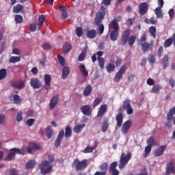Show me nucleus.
<instances>
[{
  "label": "nucleus",
  "instance_id": "obj_1",
  "mask_svg": "<svg viewBox=\"0 0 175 175\" xmlns=\"http://www.w3.org/2000/svg\"><path fill=\"white\" fill-rule=\"evenodd\" d=\"M106 16V8L101 5L98 12H96V16L94 18V24L98 27L97 31L99 35H103L105 32V25L102 24V21Z\"/></svg>",
  "mask_w": 175,
  "mask_h": 175
},
{
  "label": "nucleus",
  "instance_id": "obj_2",
  "mask_svg": "<svg viewBox=\"0 0 175 175\" xmlns=\"http://www.w3.org/2000/svg\"><path fill=\"white\" fill-rule=\"evenodd\" d=\"M116 121L117 122V126L121 128V132L123 135H126L132 126V120L129 119L124 122V115L122 113H118L116 116ZM122 122H124L122 124Z\"/></svg>",
  "mask_w": 175,
  "mask_h": 175
},
{
  "label": "nucleus",
  "instance_id": "obj_3",
  "mask_svg": "<svg viewBox=\"0 0 175 175\" xmlns=\"http://www.w3.org/2000/svg\"><path fill=\"white\" fill-rule=\"evenodd\" d=\"M129 35H131L129 29H126L123 32L120 40V44H121V46H125L129 43L130 47H133V44L136 42V36H129Z\"/></svg>",
  "mask_w": 175,
  "mask_h": 175
},
{
  "label": "nucleus",
  "instance_id": "obj_4",
  "mask_svg": "<svg viewBox=\"0 0 175 175\" xmlns=\"http://www.w3.org/2000/svg\"><path fill=\"white\" fill-rule=\"evenodd\" d=\"M70 135H72V129L70 128V126H67L66 127V131L64 130L60 131L55 142V148H58V147L61 146V142H62L64 136H65V137H70Z\"/></svg>",
  "mask_w": 175,
  "mask_h": 175
},
{
  "label": "nucleus",
  "instance_id": "obj_5",
  "mask_svg": "<svg viewBox=\"0 0 175 175\" xmlns=\"http://www.w3.org/2000/svg\"><path fill=\"white\" fill-rule=\"evenodd\" d=\"M88 166V160L83 159L80 161L79 159H74L72 167H75L77 172H80V170H84L85 167Z\"/></svg>",
  "mask_w": 175,
  "mask_h": 175
},
{
  "label": "nucleus",
  "instance_id": "obj_6",
  "mask_svg": "<svg viewBox=\"0 0 175 175\" xmlns=\"http://www.w3.org/2000/svg\"><path fill=\"white\" fill-rule=\"evenodd\" d=\"M38 167L42 175L49 174V173L53 172V165H50V163L47 160L42 161L38 165Z\"/></svg>",
  "mask_w": 175,
  "mask_h": 175
},
{
  "label": "nucleus",
  "instance_id": "obj_7",
  "mask_svg": "<svg viewBox=\"0 0 175 175\" xmlns=\"http://www.w3.org/2000/svg\"><path fill=\"white\" fill-rule=\"evenodd\" d=\"M147 41V35L146 33H143L140 37L139 43L141 44L142 51L143 53H146V51H150L152 50V44H149L146 42Z\"/></svg>",
  "mask_w": 175,
  "mask_h": 175
},
{
  "label": "nucleus",
  "instance_id": "obj_8",
  "mask_svg": "<svg viewBox=\"0 0 175 175\" xmlns=\"http://www.w3.org/2000/svg\"><path fill=\"white\" fill-rule=\"evenodd\" d=\"M132 158V154L129 152L127 154L125 155V153L122 152L120 158V164H119V169L122 170V169H125V166L128 165V162Z\"/></svg>",
  "mask_w": 175,
  "mask_h": 175
},
{
  "label": "nucleus",
  "instance_id": "obj_9",
  "mask_svg": "<svg viewBox=\"0 0 175 175\" xmlns=\"http://www.w3.org/2000/svg\"><path fill=\"white\" fill-rule=\"evenodd\" d=\"M125 110H126L127 114H132V113H133V109H132V106H131V101L129 100H126L123 102L118 111H125Z\"/></svg>",
  "mask_w": 175,
  "mask_h": 175
},
{
  "label": "nucleus",
  "instance_id": "obj_10",
  "mask_svg": "<svg viewBox=\"0 0 175 175\" xmlns=\"http://www.w3.org/2000/svg\"><path fill=\"white\" fill-rule=\"evenodd\" d=\"M125 70H126V66L122 65L119 70L116 72L113 81L115 83H120V80L122 79V76H124V73H125Z\"/></svg>",
  "mask_w": 175,
  "mask_h": 175
},
{
  "label": "nucleus",
  "instance_id": "obj_11",
  "mask_svg": "<svg viewBox=\"0 0 175 175\" xmlns=\"http://www.w3.org/2000/svg\"><path fill=\"white\" fill-rule=\"evenodd\" d=\"M175 114V107L171 108L167 114V122L165 123V128L170 129L172 128V120H173V116Z\"/></svg>",
  "mask_w": 175,
  "mask_h": 175
},
{
  "label": "nucleus",
  "instance_id": "obj_12",
  "mask_svg": "<svg viewBox=\"0 0 175 175\" xmlns=\"http://www.w3.org/2000/svg\"><path fill=\"white\" fill-rule=\"evenodd\" d=\"M118 163L117 161L112 162L109 168V172L111 175H120V171L117 170Z\"/></svg>",
  "mask_w": 175,
  "mask_h": 175
},
{
  "label": "nucleus",
  "instance_id": "obj_13",
  "mask_svg": "<svg viewBox=\"0 0 175 175\" xmlns=\"http://www.w3.org/2000/svg\"><path fill=\"white\" fill-rule=\"evenodd\" d=\"M10 84L11 87L16 88V90H23V88L25 87V85H24V81L22 80L10 81Z\"/></svg>",
  "mask_w": 175,
  "mask_h": 175
},
{
  "label": "nucleus",
  "instance_id": "obj_14",
  "mask_svg": "<svg viewBox=\"0 0 175 175\" xmlns=\"http://www.w3.org/2000/svg\"><path fill=\"white\" fill-rule=\"evenodd\" d=\"M175 174V166L173 161L168 163L165 167V175Z\"/></svg>",
  "mask_w": 175,
  "mask_h": 175
},
{
  "label": "nucleus",
  "instance_id": "obj_15",
  "mask_svg": "<svg viewBox=\"0 0 175 175\" xmlns=\"http://www.w3.org/2000/svg\"><path fill=\"white\" fill-rule=\"evenodd\" d=\"M30 85L34 90H39L42 87V82L38 78H31L30 79Z\"/></svg>",
  "mask_w": 175,
  "mask_h": 175
},
{
  "label": "nucleus",
  "instance_id": "obj_16",
  "mask_svg": "<svg viewBox=\"0 0 175 175\" xmlns=\"http://www.w3.org/2000/svg\"><path fill=\"white\" fill-rule=\"evenodd\" d=\"M44 84L43 85V88L49 91L50 88V85L51 84V75L49 74H45L44 76Z\"/></svg>",
  "mask_w": 175,
  "mask_h": 175
},
{
  "label": "nucleus",
  "instance_id": "obj_17",
  "mask_svg": "<svg viewBox=\"0 0 175 175\" xmlns=\"http://www.w3.org/2000/svg\"><path fill=\"white\" fill-rule=\"evenodd\" d=\"M148 12V3L144 2L139 5V13L141 16H144Z\"/></svg>",
  "mask_w": 175,
  "mask_h": 175
},
{
  "label": "nucleus",
  "instance_id": "obj_18",
  "mask_svg": "<svg viewBox=\"0 0 175 175\" xmlns=\"http://www.w3.org/2000/svg\"><path fill=\"white\" fill-rule=\"evenodd\" d=\"M59 100V96L58 94L55 95L51 100L49 106L51 110H54L55 106L58 104V101Z\"/></svg>",
  "mask_w": 175,
  "mask_h": 175
},
{
  "label": "nucleus",
  "instance_id": "obj_19",
  "mask_svg": "<svg viewBox=\"0 0 175 175\" xmlns=\"http://www.w3.org/2000/svg\"><path fill=\"white\" fill-rule=\"evenodd\" d=\"M97 60L98 61V66H100V69H104L105 68V59L101 57L103 55V52L98 51L97 52Z\"/></svg>",
  "mask_w": 175,
  "mask_h": 175
},
{
  "label": "nucleus",
  "instance_id": "obj_20",
  "mask_svg": "<svg viewBox=\"0 0 175 175\" xmlns=\"http://www.w3.org/2000/svg\"><path fill=\"white\" fill-rule=\"evenodd\" d=\"M167 148L166 145L161 146L154 150V157H162Z\"/></svg>",
  "mask_w": 175,
  "mask_h": 175
},
{
  "label": "nucleus",
  "instance_id": "obj_21",
  "mask_svg": "<svg viewBox=\"0 0 175 175\" xmlns=\"http://www.w3.org/2000/svg\"><path fill=\"white\" fill-rule=\"evenodd\" d=\"M109 28V29H113V31H120V26L118 25V21L117 18H114L110 22Z\"/></svg>",
  "mask_w": 175,
  "mask_h": 175
},
{
  "label": "nucleus",
  "instance_id": "obj_22",
  "mask_svg": "<svg viewBox=\"0 0 175 175\" xmlns=\"http://www.w3.org/2000/svg\"><path fill=\"white\" fill-rule=\"evenodd\" d=\"M106 111H107V105L104 104L100 107L97 113V117H103V116L106 114Z\"/></svg>",
  "mask_w": 175,
  "mask_h": 175
},
{
  "label": "nucleus",
  "instance_id": "obj_23",
  "mask_svg": "<svg viewBox=\"0 0 175 175\" xmlns=\"http://www.w3.org/2000/svg\"><path fill=\"white\" fill-rule=\"evenodd\" d=\"M70 73V68H69V67H64L62 70V79H63V80H65V79L68 78V76H69Z\"/></svg>",
  "mask_w": 175,
  "mask_h": 175
},
{
  "label": "nucleus",
  "instance_id": "obj_24",
  "mask_svg": "<svg viewBox=\"0 0 175 175\" xmlns=\"http://www.w3.org/2000/svg\"><path fill=\"white\" fill-rule=\"evenodd\" d=\"M35 166H36V161H35V159H31L26 163L25 168L27 170H29L31 169H33Z\"/></svg>",
  "mask_w": 175,
  "mask_h": 175
},
{
  "label": "nucleus",
  "instance_id": "obj_25",
  "mask_svg": "<svg viewBox=\"0 0 175 175\" xmlns=\"http://www.w3.org/2000/svg\"><path fill=\"white\" fill-rule=\"evenodd\" d=\"M29 146L31 147L33 150H37V151H42V150H43V147L42 146L35 142L29 143Z\"/></svg>",
  "mask_w": 175,
  "mask_h": 175
},
{
  "label": "nucleus",
  "instance_id": "obj_26",
  "mask_svg": "<svg viewBox=\"0 0 175 175\" xmlns=\"http://www.w3.org/2000/svg\"><path fill=\"white\" fill-rule=\"evenodd\" d=\"M10 151L13 152L16 154H18L19 155H25V150L23 148H12L10 149Z\"/></svg>",
  "mask_w": 175,
  "mask_h": 175
},
{
  "label": "nucleus",
  "instance_id": "obj_27",
  "mask_svg": "<svg viewBox=\"0 0 175 175\" xmlns=\"http://www.w3.org/2000/svg\"><path fill=\"white\" fill-rule=\"evenodd\" d=\"M16 159V153L10 151L7 155L6 157L4 158V161H8L10 162L11 161H14Z\"/></svg>",
  "mask_w": 175,
  "mask_h": 175
},
{
  "label": "nucleus",
  "instance_id": "obj_28",
  "mask_svg": "<svg viewBox=\"0 0 175 175\" xmlns=\"http://www.w3.org/2000/svg\"><path fill=\"white\" fill-rule=\"evenodd\" d=\"M90 109H91V107L90 105H84L81 107V110L83 114H84L85 116H90V114H91Z\"/></svg>",
  "mask_w": 175,
  "mask_h": 175
},
{
  "label": "nucleus",
  "instance_id": "obj_29",
  "mask_svg": "<svg viewBox=\"0 0 175 175\" xmlns=\"http://www.w3.org/2000/svg\"><path fill=\"white\" fill-rule=\"evenodd\" d=\"M109 118H107L106 119L104 120L103 124H102V131L103 132H107V129L109 128Z\"/></svg>",
  "mask_w": 175,
  "mask_h": 175
},
{
  "label": "nucleus",
  "instance_id": "obj_30",
  "mask_svg": "<svg viewBox=\"0 0 175 175\" xmlns=\"http://www.w3.org/2000/svg\"><path fill=\"white\" fill-rule=\"evenodd\" d=\"M118 31L117 30H113L112 31H111L110 33V39L111 40H113V42H116V40H117V39L118 38Z\"/></svg>",
  "mask_w": 175,
  "mask_h": 175
},
{
  "label": "nucleus",
  "instance_id": "obj_31",
  "mask_svg": "<svg viewBox=\"0 0 175 175\" xmlns=\"http://www.w3.org/2000/svg\"><path fill=\"white\" fill-rule=\"evenodd\" d=\"M79 70L83 76V77H87L88 76V71H87V69L85 68V66L84 64L80 65Z\"/></svg>",
  "mask_w": 175,
  "mask_h": 175
},
{
  "label": "nucleus",
  "instance_id": "obj_32",
  "mask_svg": "<svg viewBox=\"0 0 175 175\" xmlns=\"http://www.w3.org/2000/svg\"><path fill=\"white\" fill-rule=\"evenodd\" d=\"M107 169H109V163L107 162L103 163L99 165V170L101 172H105V174L107 173Z\"/></svg>",
  "mask_w": 175,
  "mask_h": 175
},
{
  "label": "nucleus",
  "instance_id": "obj_33",
  "mask_svg": "<svg viewBox=\"0 0 175 175\" xmlns=\"http://www.w3.org/2000/svg\"><path fill=\"white\" fill-rule=\"evenodd\" d=\"M91 92H92V87L91 85H88L83 91L84 96H90L91 95Z\"/></svg>",
  "mask_w": 175,
  "mask_h": 175
},
{
  "label": "nucleus",
  "instance_id": "obj_34",
  "mask_svg": "<svg viewBox=\"0 0 175 175\" xmlns=\"http://www.w3.org/2000/svg\"><path fill=\"white\" fill-rule=\"evenodd\" d=\"M86 36L89 39H94L96 36V31L95 29H91L88 31Z\"/></svg>",
  "mask_w": 175,
  "mask_h": 175
},
{
  "label": "nucleus",
  "instance_id": "obj_35",
  "mask_svg": "<svg viewBox=\"0 0 175 175\" xmlns=\"http://www.w3.org/2000/svg\"><path fill=\"white\" fill-rule=\"evenodd\" d=\"M85 126V124H77L74 127V132L75 133H80L83 131V129Z\"/></svg>",
  "mask_w": 175,
  "mask_h": 175
},
{
  "label": "nucleus",
  "instance_id": "obj_36",
  "mask_svg": "<svg viewBox=\"0 0 175 175\" xmlns=\"http://www.w3.org/2000/svg\"><path fill=\"white\" fill-rule=\"evenodd\" d=\"M148 32L152 36L153 39H155V38H157V28L155 27L151 26L148 29Z\"/></svg>",
  "mask_w": 175,
  "mask_h": 175
},
{
  "label": "nucleus",
  "instance_id": "obj_37",
  "mask_svg": "<svg viewBox=\"0 0 175 175\" xmlns=\"http://www.w3.org/2000/svg\"><path fill=\"white\" fill-rule=\"evenodd\" d=\"M23 9H24V6L21 4H17L13 8L14 13H20V12H23Z\"/></svg>",
  "mask_w": 175,
  "mask_h": 175
},
{
  "label": "nucleus",
  "instance_id": "obj_38",
  "mask_svg": "<svg viewBox=\"0 0 175 175\" xmlns=\"http://www.w3.org/2000/svg\"><path fill=\"white\" fill-rule=\"evenodd\" d=\"M21 57L20 56H12L9 59L10 64H16V62H20Z\"/></svg>",
  "mask_w": 175,
  "mask_h": 175
},
{
  "label": "nucleus",
  "instance_id": "obj_39",
  "mask_svg": "<svg viewBox=\"0 0 175 175\" xmlns=\"http://www.w3.org/2000/svg\"><path fill=\"white\" fill-rule=\"evenodd\" d=\"M162 65L163 66V69H166L167 65H169V56L165 55L162 59Z\"/></svg>",
  "mask_w": 175,
  "mask_h": 175
},
{
  "label": "nucleus",
  "instance_id": "obj_40",
  "mask_svg": "<svg viewBox=\"0 0 175 175\" xmlns=\"http://www.w3.org/2000/svg\"><path fill=\"white\" fill-rule=\"evenodd\" d=\"M45 132L47 139H51V137H53V129L51 128V126H48L46 129Z\"/></svg>",
  "mask_w": 175,
  "mask_h": 175
},
{
  "label": "nucleus",
  "instance_id": "obj_41",
  "mask_svg": "<svg viewBox=\"0 0 175 175\" xmlns=\"http://www.w3.org/2000/svg\"><path fill=\"white\" fill-rule=\"evenodd\" d=\"M107 71L108 73H111V72H114L116 70V66L113 64H108L106 66Z\"/></svg>",
  "mask_w": 175,
  "mask_h": 175
},
{
  "label": "nucleus",
  "instance_id": "obj_42",
  "mask_svg": "<svg viewBox=\"0 0 175 175\" xmlns=\"http://www.w3.org/2000/svg\"><path fill=\"white\" fill-rule=\"evenodd\" d=\"M147 144L148 146H150V147H152V146H157V142H155L154 137H150L147 139Z\"/></svg>",
  "mask_w": 175,
  "mask_h": 175
},
{
  "label": "nucleus",
  "instance_id": "obj_43",
  "mask_svg": "<svg viewBox=\"0 0 175 175\" xmlns=\"http://www.w3.org/2000/svg\"><path fill=\"white\" fill-rule=\"evenodd\" d=\"M86 55H87V50L85 49L79 55L78 61H79V62H81V61H84Z\"/></svg>",
  "mask_w": 175,
  "mask_h": 175
},
{
  "label": "nucleus",
  "instance_id": "obj_44",
  "mask_svg": "<svg viewBox=\"0 0 175 175\" xmlns=\"http://www.w3.org/2000/svg\"><path fill=\"white\" fill-rule=\"evenodd\" d=\"M72 50V45L70 44H66L63 46V51L64 54H68Z\"/></svg>",
  "mask_w": 175,
  "mask_h": 175
},
{
  "label": "nucleus",
  "instance_id": "obj_45",
  "mask_svg": "<svg viewBox=\"0 0 175 175\" xmlns=\"http://www.w3.org/2000/svg\"><path fill=\"white\" fill-rule=\"evenodd\" d=\"M6 76H8V71L6 69L2 68L0 70V80H3V79H6Z\"/></svg>",
  "mask_w": 175,
  "mask_h": 175
},
{
  "label": "nucleus",
  "instance_id": "obj_46",
  "mask_svg": "<svg viewBox=\"0 0 175 175\" xmlns=\"http://www.w3.org/2000/svg\"><path fill=\"white\" fill-rule=\"evenodd\" d=\"M162 8H157L155 9V14L158 18H162L163 17V14H162Z\"/></svg>",
  "mask_w": 175,
  "mask_h": 175
},
{
  "label": "nucleus",
  "instance_id": "obj_47",
  "mask_svg": "<svg viewBox=\"0 0 175 175\" xmlns=\"http://www.w3.org/2000/svg\"><path fill=\"white\" fill-rule=\"evenodd\" d=\"M162 87L160 85H154L152 89V91L154 94H159Z\"/></svg>",
  "mask_w": 175,
  "mask_h": 175
},
{
  "label": "nucleus",
  "instance_id": "obj_48",
  "mask_svg": "<svg viewBox=\"0 0 175 175\" xmlns=\"http://www.w3.org/2000/svg\"><path fill=\"white\" fill-rule=\"evenodd\" d=\"M173 44V38H168L164 42V47H170Z\"/></svg>",
  "mask_w": 175,
  "mask_h": 175
},
{
  "label": "nucleus",
  "instance_id": "obj_49",
  "mask_svg": "<svg viewBox=\"0 0 175 175\" xmlns=\"http://www.w3.org/2000/svg\"><path fill=\"white\" fill-rule=\"evenodd\" d=\"M57 59L60 65L62 66H65V59L64 58V57H62V55L59 54L57 55Z\"/></svg>",
  "mask_w": 175,
  "mask_h": 175
},
{
  "label": "nucleus",
  "instance_id": "obj_50",
  "mask_svg": "<svg viewBox=\"0 0 175 175\" xmlns=\"http://www.w3.org/2000/svg\"><path fill=\"white\" fill-rule=\"evenodd\" d=\"M23 21V19L21 15L15 16V23H16V24H21Z\"/></svg>",
  "mask_w": 175,
  "mask_h": 175
},
{
  "label": "nucleus",
  "instance_id": "obj_51",
  "mask_svg": "<svg viewBox=\"0 0 175 175\" xmlns=\"http://www.w3.org/2000/svg\"><path fill=\"white\" fill-rule=\"evenodd\" d=\"M152 148V146H147L145 148V158L148 157V155L150 154V152H151V149Z\"/></svg>",
  "mask_w": 175,
  "mask_h": 175
},
{
  "label": "nucleus",
  "instance_id": "obj_52",
  "mask_svg": "<svg viewBox=\"0 0 175 175\" xmlns=\"http://www.w3.org/2000/svg\"><path fill=\"white\" fill-rule=\"evenodd\" d=\"M14 99V103H16V105H18L21 102V98H20L19 95L15 94L13 96Z\"/></svg>",
  "mask_w": 175,
  "mask_h": 175
},
{
  "label": "nucleus",
  "instance_id": "obj_53",
  "mask_svg": "<svg viewBox=\"0 0 175 175\" xmlns=\"http://www.w3.org/2000/svg\"><path fill=\"white\" fill-rule=\"evenodd\" d=\"M46 61H47V58L46 57V55H43L40 59V64L42 65V66H46Z\"/></svg>",
  "mask_w": 175,
  "mask_h": 175
},
{
  "label": "nucleus",
  "instance_id": "obj_54",
  "mask_svg": "<svg viewBox=\"0 0 175 175\" xmlns=\"http://www.w3.org/2000/svg\"><path fill=\"white\" fill-rule=\"evenodd\" d=\"M6 122V116L3 113H0V125L5 124Z\"/></svg>",
  "mask_w": 175,
  "mask_h": 175
},
{
  "label": "nucleus",
  "instance_id": "obj_55",
  "mask_svg": "<svg viewBox=\"0 0 175 175\" xmlns=\"http://www.w3.org/2000/svg\"><path fill=\"white\" fill-rule=\"evenodd\" d=\"M101 103H102V98H96L93 103L92 107H96L98 105H99Z\"/></svg>",
  "mask_w": 175,
  "mask_h": 175
},
{
  "label": "nucleus",
  "instance_id": "obj_56",
  "mask_svg": "<svg viewBox=\"0 0 175 175\" xmlns=\"http://www.w3.org/2000/svg\"><path fill=\"white\" fill-rule=\"evenodd\" d=\"M76 35L78 38L83 36V29L81 27H77L76 29Z\"/></svg>",
  "mask_w": 175,
  "mask_h": 175
},
{
  "label": "nucleus",
  "instance_id": "obj_57",
  "mask_svg": "<svg viewBox=\"0 0 175 175\" xmlns=\"http://www.w3.org/2000/svg\"><path fill=\"white\" fill-rule=\"evenodd\" d=\"M44 50H51V45L49 42H45L42 45Z\"/></svg>",
  "mask_w": 175,
  "mask_h": 175
},
{
  "label": "nucleus",
  "instance_id": "obj_58",
  "mask_svg": "<svg viewBox=\"0 0 175 175\" xmlns=\"http://www.w3.org/2000/svg\"><path fill=\"white\" fill-rule=\"evenodd\" d=\"M44 21H46V16L44 15H40L38 18V23L39 24H44Z\"/></svg>",
  "mask_w": 175,
  "mask_h": 175
},
{
  "label": "nucleus",
  "instance_id": "obj_59",
  "mask_svg": "<svg viewBox=\"0 0 175 175\" xmlns=\"http://www.w3.org/2000/svg\"><path fill=\"white\" fill-rule=\"evenodd\" d=\"M94 147H87L86 148H85L83 150V152L84 154H88L90 152H92V151H94Z\"/></svg>",
  "mask_w": 175,
  "mask_h": 175
},
{
  "label": "nucleus",
  "instance_id": "obj_60",
  "mask_svg": "<svg viewBox=\"0 0 175 175\" xmlns=\"http://www.w3.org/2000/svg\"><path fill=\"white\" fill-rule=\"evenodd\" d=\"M55 161V157L53 154H48V162L49 163H53Z\"/></svg>",
  "mask_w": 175,
  "mask_h": 175
},
{
  "label": "nucleus",
  "instance_id": "obj_61",
  "mask_svg": "<svg viewBox=\"0 0 175 175\" xmlns=\"http://www.w3.org/2000/svg\"><path fill=\"white\" fill-rule=\"evenodd\" d=\"M110 3H111V0H103L101 1V5H105L106 8L109 6Z\"/></svg>",
  "mask_w": 175,
  "mask_h": 175
},
{
  "label": "nucleus",
  "instance_id": "obj_62",
  "mask_svg": "<svg viewBox=\"0 0 175 175\" xmlns=\"http://www.w3.org/2000/svg\"><path fill=\"white\" fill-rule=\"evenodd\" d=\"M12 54H15V55H20V54H21V51L18 48H14L12 49Z\"/></svg>",
  "mask_w": 175,
  "mask_h": 175
},
{
  "label": "nucleus",
  "instance_id": "obj_63",
  "mask_svg": "<svg viewBox=\"0 0 175 175\" xmlns=\"http://www.w3.org/2000/svg\"><path fill=\"white\" fill-rule=\"evenodd\" d=\"M29 30L31 31V32H35V31H36V24H34V23L30 24Z\"/></svg>",
  "mask_w": 175,
  "mask_h": 175
},
{
  "label": "nucleus",
  "instance_id": "obj_64",
  "mask_svg": "<svg viewBox=\"0 0 175 175\" xmlns=\"http://www.w3.org/2000/svg\"><path fill=\"white\" fill-rule=\"evenodd\" d=\"M34 122H35V119L30 118L27 120V124L28 125V126H32Z\"/></svg>",
  "mask_w": 175,
  "mask_h": 175
}]
</instances>
